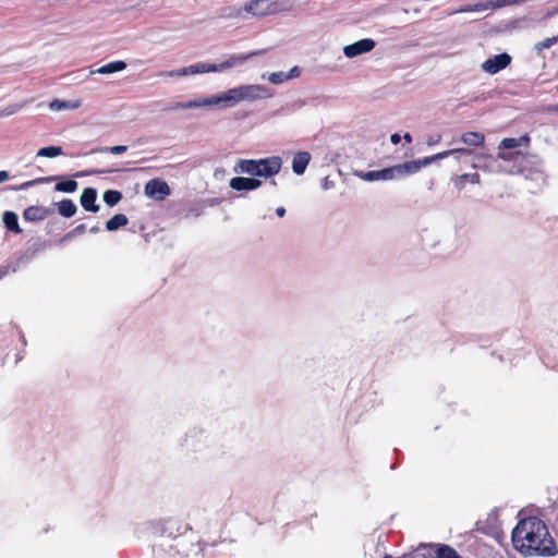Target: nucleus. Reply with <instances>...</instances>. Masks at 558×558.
I'll return each instance as SVG.
<instances>
[{"mask_svg":"<svg viewBox=\"0 0 558 558\" xmlns=\"http://www.w3.org/2000/svg\"><path fill=\"white\" fill-rule=\"evenodd\" d=\"M96 198L97 191L94 187H86L81 195V205L87 211L97 213L99 206L95 204Z\"/></svg>","mask_w":558,"mask_h":558,"instance_id":"ddd939ff","label":"nucleus"},{"mask_svg":"<svg viewBox=\"0 0 558 558\" xmlns=\"http://www.w3.org/2000/svg\"><path fill=\"white\" fill-rule=\"evenodd\" d=\"M58 213L65 218L73 217L77 211V206L70 198L61 199L56 204Z\"/></svg>","mask_w":558,"mask_h":558,"instance_id":"f3484780","label":"nucleus"},{"mask_svg":"<svg viewBox=\"0 0 558 558\" xmlns=\"http://www.w3.org/2000/svg\"><path fill=\"white\" fill-rule=\"evenodd\" d=\"M63 154L62 147L60 146H47L43 147L37 151L38 157L53 158Z\"/></svg>","mask_w":558,"mask_h":558,"instance_id":"393cba45","label":"nucleus"},{"mask_svg":"<svg viewBox=\"0 0 558 558\" xmlns=\"http://www.w3.org/2000/svg\"><path fill=\"white\" fill-rule=\"evenodd\" d=\"M439 154H444V156L440 157L438 160L445 159L449 156H453L454 159L460 162L462 157L471 156L473 154V150L468 147H458V148H452V149L440 151Z\"/></svg>","mask_w":558,"mask_h":558,"instance_id":"412c9836","label":"nucleus"},{"mask_svg":"<svg viewBox=\"0 0 558 558\" xmlns=\"http://www.w3.org/2000/svg\"><path fill=\"white\" fill-rule=\"evenodd\" d=\"M269 81L274 84H279L283 82V74L282 73H272L269 77Z\"/></svg>","mask_w":558,"mask_h":558,"instance_id":"7c9ffc66","label":"nucleus"},{"mask_svg":"<svg viewBox=\"0 0 558 558\" xmlns=\"http://www.w3.org/2000/svg\"><path fill=\"white\" fill-rule=\"evenodd\" d=\"M98 150L99 151H109V153H111L113 155H121V154H124L128 150V146H125V145H117V146H112V147L100 148Z\"/></svg>","mask_w":558,"mask_h":558,"instance_id":"c85d7f7f","label":"nucleus"},{"mask_svg":"<svg viewBox=\"0 0 558 558\" xmlns=\"http://www.w3.org/2000/svg\"><path fill=\"white\" fill-rule=\"evenodd\" d=\"M230 187L235 191H252L262 185V181L255 178L234 177L230 180Z\"/></svg>","mask_w":558,"mask_h":558,"instance_id":"9b49d317","label":"nucleus"},{"mask_svg":"<svg viewBox=\"0 0 558 558\" xmlns=\"http://www.w3.org/2000/svg\"><path fill=\"white\" fill-rule=\"evenodd\" d=\"M511 539L524 557H553L558 551L546 523L537 517L520 520L512 530Z\"/></svg>","mask_w":558,"mask_h":558,"instance_id":"f257e3e1","label":"nucleus"},{"mask_svg":"<svg viewBox=\"0 0 558 558\" xmlns=\"http://www.w3.org/2000/svg\"><path fill=\"white\" fill-rule=\"evenodd\" d=\"M276 215L280 218H282L286 215V208L284 207H278L276 209Z\"/></svg>","mask_w":558,"mask_h":558,"instance_id":"4c0bfd02","label":"nucleus"},{"mask_svg":"<svg viewBox=\"0 0 558 558\" xmlns=\"http://www.w3.org/2000/svg\"><path fill=\"white\" fill-rule=\"evenodd\" d=\"M50 108L52 110H60V109H63L65 108V104L60 101V100H53L51 104H50Z\"/></svg>","mask_w":558,"mask_h":558,"instance_id":"473e14b6","label":"nucleus"},{"mask_svg":"<svg viewBox=\"0 0 558 558\" xmlns=\"http://www.w3.org/2000/svg\"><path fill=\"white\" fill-rule=\"evenodd\" d=\"M403 138L408 142V143H411L412 142V136L409 134V133H405L403 135Z\"/></svg>","mask_w":558,"mask_h":558,"instance_id":"a19ab883","label":"nucleus"},{"mask_svg":"<svg viewBox=\"0 0 558 558\" xmlns=\"http://www.w3.org/2000/svg\"><path fill=\"white\" fill-rule=\"evenodd\" d=\"M497 158L504 161L513 162L512 170L510 171L511 174H520L526 179H532L534 174L542 173L539 170L541 161L535 156H530L520 151L507 153L499 150L497 153Z\"/></svg>","mask_w":558,"mask_h":558,"instance_id":"20e7f679","label":"nucleus"},{"mask_svg":"<svg viewBox=\"0 0 558 558\" xmlns=\"http://www.w3.org/2000/svg\"><path fill=\"white\" fill-rule=\"evenodd\" d=\"M470 182L472 184H480L481 183V177L477 172L474 173H464L461 175H458L454 179V186L458 190H463L465 187V184Z\"/></svg>","mask_w":558,"mask_h":558,"instance_id":"6ab92c4d","label":"nucleus"},{"mask_svg":"<svg viewBox=\"0 0 558 558\" xmlns=\"http://www.w3.org/2000/svg\"><path fill=\"white\" fill-rule=\"evenodd\" d=\"M441 140V135L440 134H437L435 136H429L428 140H427V144L429 146L432 145H435V144H438Z\"/></svg>","mask_w":558,"mask_h":558,"instance_id":"72a5a7b5","label":"nucleus"},{"mask_svg":"<svg viewBox=\"0 0 558 558\" xmlns=\"http://www.w3.org/2000/svg\"><path fill=\"white\" fill-rule=\"evenodd\" d=\"M390 141L392 144L397 145L400 143L401 141V136L399 134H392L391 137H390Z\"/></svg>","mask_w":558,"mask_h":558,"instance_id":"f704fd0d","label":"nucleus"},{"mask_svg":"<svg viewBox=\"0 0 558 558\" xmlns=\"http://www.w3.org/2000/svg\"><path fill=\"white\" fill-rule=\"evenodd\" d=\"M444 154H435L433 156L424 157L417 160L405 161L403 163L395 165L381 170H373L363 173L361 177L365 181H375V180H393L396 178L405 177L409 174L416 173L423 167H426L434 161H437Z\"/></svg>","mask_w":558,"mask_h":558,"instance_id":"f03ea898","label":"nucleus"},{"mask_svg":"<svg viewBox=\"0 0 558 558\" xmlns=\"http://www.w3.org/2000/svg\"><path fill=\"white\" fill-rule=\"evenodd\" d=\"M291 9V0H252L244 5V11L256 17L288 12Z\"/></svg>","mask_w":558,"mask_h":558,"instance_id":"39448f33","label":"nucleus"},{"mask_svg":"<svg viewBox=\"0 0 558 558\" xmlns=\"http://www.w3.org/2000/svg\"><path fill=\"white\" fill-rule=\"evenodd\" d=\"M126 68V63L124 61H113L109 62L102 66H100L97 72L100 74H110L114 72L122 71Z\"/></svg>","mask_w":558,"mask_h":558,"instance_id":"5701e85b","label":"nucleus"},{"mask_svg":"<svg viewBox=\"0 0 558 558\" xmlns=\"http://www.w3.org/2000/svg\"><path fill=\"white\" fill-rule=\"evenodd\" d=\"M257 160L254 159H240L234 166V171L236 173H247L251 175H255L257 169Z\"/></svg>","mask_w":558,"mask_h":558,"instance_id":"a211bd4d","label":"nucleus"},{"mask_svg":"<svg viewBox=\"0 0 558 558\" xmlns=\"http://www.w3.org/2000/svg\"><path fill=\"white\" fill-rule=\"evenodd\" d=\"M9 272V267L7 266H0V280L5 277Z\"/></svg>","mask_w":558,"mask_h":558,"instance_id":"c9c22d12","label":"nucleus"},{"mask_svg":"<svg viewBox=\"0 0 558 558\" xmlns=\"http://www.w3.org/2000/svg\"><path fill=\"white\" fill-rule=\"evenodd\" d=\"M121 198L122 194L117 190H108L104 193V202L110 207L117 205Z\"/></svg>","mask_w":558,"mask_h":558,"instance_id":"a878e982","label":"nucleus"},{"mask_svg":"<svg viewBox=\"0 0 558 558\" xmlns=\"http://www.w3.org/2000/svg\"><path fill=\"white\" fill-rule=\"evenodd\" d=\"M510 62L511 57L508 53H500L486 60L483 63V69L490 74H496L497 72L507 68Z\"/></svg>","mask_w":558,"mask_h":558,"instance_id":"1a4fd4ad","label":"nucleus"},{"mask_svg":"<svg viewBox=\"0 0 558 558\" xmlns=\"http://www.w3.org/2000/svg\"><path fill=\"white\" fill-rule=\"evenodd\" d=\"M267 89L260 85H242L239 87L231 88L220 96H217L210 100V104H226L231 107L243 100H256L267 97Z\"/></svg>","mask_w":558,"mask_h":558,"instance_id":"7ed1b4c3","label":"nucleus"},{"mask_svg":"<svg viewBox=\"0 0 558 558\" xmlns=\"http://www.w3.org/2000/svg\"><path fill=\"white\" fill-rule=\"evenodd\" d=\"M89 231L93 232V233H96V232L99 231V227L95 226V227L90 228Z\"/></svg>","mask_w":558,"mask_h":558,"instance_id":"37998d69","label":"nucleus"},{"mask_svg":"<svg viewBox=\"0 0 558 558\" xmlns=\"http://www.w3.org/2000/svg\"><path fill=\"white\" fill-rule=\"evenodd\" d=\"M86 231V226L84 223H81L76 226L69 234L68 236L75 235V234H82Z\"/></svg>","mask_w":558,"mask_h":558,"instance_id":"c756f323","label":"nucleus"},{"mask_svg":"<svg viewBox=\"0 0 558 558\" xmlns=\"http://www.w3.org/2000/svg\"><path fill=\"white\" fill-rule=\"evenodd\" d=\"M257 165L256 177L271 178L280 171L282 161L280 157L272 156L257 160Z\"/></svg>","mask_w":558,"mask_h":558,"instance_id":"0eeeda50","label":"nucleus"},{"mask_svg":"<svg viewBox=\"0 0 558 558\" xmlns=\"http://www.w3.org/2000/svg\"><path fill=\"white\" fill-rule=\"evenodd\" d=\"M557 43H558V35L554 36V37H548V38L537 43L535 45V49L537 51H543L544 49H548Z\"/></svg>","mask_w":558,"mask_h":558,"instance_id":"cd10ccee","label":"nucleus"},{"mask_svg":"<svg viewBox=\"0 0 558 558\" xmlns=\"http://www.w3.org/2000/svg\"><path fill=\"white\" fill-rule=\"evenodd\" d=\"M51 214H52V210L50 208L34 205V206H29L26 209H24L23 218L29 222H37V221L45 220Z\"/></svg>","mask_w":558,"mask_h":558,"instance_id":"f8f14e48","label":"nucleus"},{"mask_svg":"<svg viewBox=\"0 0 558 558\" xmlns=\"http://www.w3.org/2000/svg\"><path fill=\"white\" fill-rule=\"evenodd\" d=\"M376 43L371 38H364L357 40L351 45H348L343 48V53L348 58H355L360 54L369 52L374 49Z\"/></svg>","mask_w":558,"mask_h":558,"instance_id":"6e6552de","label":"nucleus"},{"mask_svg":"<svg viewBox=\"0 0 558 558\" xmlns=\"http://www.w3.org/2000/svg\"><path fill=\"white\" fill-rule=\"evenodd\" d=\"M529 143H530V136L527 134H525L519 138L506 137L499 143L498 149L499 150L513 149V148H517L522 145H527Z\"/></svg>","mask_w":558,"mask_h":558,"instance_id":"dca6fc26","label":"nucleus"},{"mask_svg":"<svg viewBox=\"0 0 558 558\" xmlns=\"http://www.w3.org/2000/svg\"><path fill=\"white\" fill-rule=\"evenodd\" d=\"M129 222V219L125 215L123 214H117L114 215L113 217H111L107 222H106V229L108 231H114V230H118L119 228L121 227H124L126 226Z\"/></svg>","mask_w":558,"mask_h":558,"instance_id":"4be33fe9","label":"nucleus"},{"mask_svg":"<svg viewBox=\"0 0 558 558\" xmlns=\"http://www.w3.org/2000/svg\"><path fill=\"white\" fill-rule=\"evenodd\" d=\"M258 54V52H251L247 54H233L228 60L220 64H208V63H196L187 66V70L191 74H198V73H208V72H218L222 71L229 68H232L234 65H238L250 58Z\"/></svg>","mask_w":558,"mask_h":558,"instance_id":"423d86ee","label":"nucleus"},{"mask_svg":"<svg viewBox=\"0 0 558 558\" xmlns=\"http://www.w3.org/2000/svg\"><path fill=\"white\" fill-rule=\"evenodd\" d=\"M436 558H461L452 547L440 545L436 553Z\"/></svg>","mask_w":558,"mask_h":558,"instance_id":"bb28decb","label":"nucleus"},{"mask_svg":"<svg viewBox=\"0 0 558 558\" xmlns=\"http://www.w3.org/2000/svg\"><path fill=\"white\" fill-rule=\"evenodd\" d=\"M187 74H191L190 71L187 70V66L182 68L177 72V75H179V76H183V75H187Z\"/></svg>","mask_w":558,"mask_h":558,"instance_id":"58836bf2","label":"nucleus"},{"mask_svg":"<svg viewBox=\"0 0 558 558\" xmlns=\"http://www.w3.org/2000/svg\"><path fill=\"white\" fill-rule=\"evenodd\" d=\"M33 183H34L33 181L25 182L22 185H20L19 187H16L15 190L26 189V187L33 185Z\"/></svg>","mask_w":558,"mask_h":558,"instance_id":"ea45409f","label":"nucleus"},{"mask_svg":"<svg viewBox=\"0 0 558 558\" xmlns=\"http://www.w3.org/2000/svg\"><path fill=\"white\" fill-rule=\"evenodd\" d=\"M311 160V155L307 151H300L294 155L292 161V170L296 174H303L308 162Z\"/></svg>","mask_w":558,"mask_h":558,"instance_id":"2eb2a0df","label":"nucleus"},{"mask_svg":"<svg viewBox=\"0 0 558 558\" xmlns=\"http://www.w3.org/2000/svg\"><path fill=\"white\" fill-rule=\"evenodd\" d=\"M195 104L190 101V102H178L173 106V109H187V108H192L194 107Z\"/></svg>","mask_w":558,"mask_h":558,"instance_id":"2f4dec72","label":"nucleus"},{"mask_svg":"<svg viewBox=\"0 0 558 558\" xmlns=\"http://www.w3.org/2000/svg\"><path fill=\"white\" fill-rule=\"evenodd\" d=\"M460 142L470 147H482L485 143V134L482 132H464Z\"/></svg>","mask_w":558,"mask_h":558,"instance_id":"4468645a","label":"nucleus"},{"mask_svg":"<svg viewBox=\"0 0 558 558\" xmlns=\"http://www.w3.org/2000/svg\"><path fill=\"white\" fill-rule=\"evenodd\" d=\"M109 171L108 170H97V171H92L90 173L92 174H102V173H108Z\"/></svg>","mask_w":558,"mask_h":558,"instance_id":"79ce46f5","label":"nucleus"},{"mask_svg":"<svg viewBox=\"0 0 558 558\" xmlns=\"http://www.w3.org/2000/svg\"><path fill=\"white\" fill-rule=\"evenodd\" d=\"M5 228L14 233H21L22 229L19 226V218L14 211L7 210L2 216Z\"/></svg>","mask_w":558,"mask_h":558,"instance_id":"aec40b11","label":"nucleus"},{"mask_svg":"<svg viewBox=\"0 0 558 558\" xmlns=\"http://www.w3.org/2000/svg\"><path fill=\"white\" fill-rule=\"evenodd\" d=\"M9 179V172L8 171H0V183L4 182L5 180Z\"/></svg>","mask_w":558,"mask_h":558,"instance_id":"e433bc0d","label":"nucleus"},{"mask_svg":"<svg viewBox=\"0 0 558 558\" xmlns=\"http://www.w3.org/2000/svg\"><path fill=\"white\" fill-rule=\"evenodd\" d=\"M77 182L75 180L69 179L61 182H58L54 186L56 191L64 192V193H73L77 190Z\"/></svg>","mask_w":558,"mask_h":558,"instance_id":"b1692460","label":"nucleus"},{"mask_svg":"<svg viewBox=\"0 0 558 558\" xmlns=\"http://www.w3.org/2000/svg\"><path fill=\"white\" fill-rule=\"evenodd\" d=\"M145 194L148 196L158 195L160 198H163L170 194V187L165 181L153 179L146 183Z\"/></svg>","mask_w":558,"mask_h":558,"instance_id":"9d476101","label":"nucleus"}]
</instances>
